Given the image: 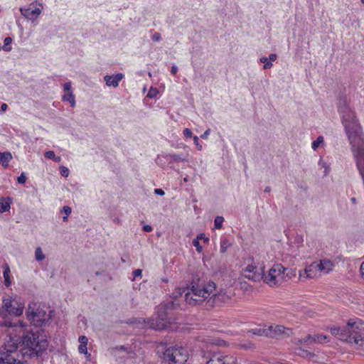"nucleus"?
<instances>
[{
    "label": "nucleus",
    "mask_w": 364,
    "mask_h": 364,
    "mask_svg": "<svg viewBox=\"0 0 364 364\" xmlns=\"http://www.w3.org/2000/svg\"><path fill=\"white\" fill-rule=\"evenodd\" d=\"M331 333L341 341L350 343L354 348L364 352V321L358 318L348 320L346 327L332 326Z\"/></svg>",
    "instance_id": "1"
},
{
    "label": "nucleus",
    "mask_w": 364,
    "mask_h": 364,
    "mask_svg": "<svg viewBox=\"0 0 364 364\" xmlns=\"http://www.w3.org/2000/svg\"><path fill=\"white\" fill-rule=\"evenodd\" d=\"M216 287L213 282L201 284L193 282L188 287V291L185 294V301L190 305L196 306L210 298L213 299V304H218V301H223L225 295L221 292L215 294Z\"/></svg>",
    "instance_id": "2"
},
{
    "label": "nucleus",
    "mask_w": 364,
    "mask_h": 364,
    "mask_svg": "<svg viewBox=\"0 0 364 364\" xmlns=\"http://www.w3.org/2000/svg\"><path fill=\"white\" fill-rule=\"evenodd\" d=\"M156 355L161 364H186L189 359L187 349L178 345L168 346L161 343L156 349Z\"/></svg>",
    "instance_id": "3"
},
{
    "label": "nucleus",
    "mask_w": 364,
    "mask_h": 364,
    "mask_svg": "<svg viewBox=\"0 0 364 364\" xmlns=\"http://www.w3.org/2000/svg\"><path fill=\"white\" fill-rule=\"evenodd\" d=\"M22 333L21 344L31 354L38 355L47 348L48 343L46 336L38 329L26 331L24 328V333Z\"/></svg>",
    "instance_id": "4"
},
{
    "label": "nucleus",
    "mask_w": 364,
    "mask_h": 364,
    "mask_svg": "<svg viewBox=\"0 0 364 364\" xmlns=\"http://www.w3.org/2000/svg\"><path fill=\"white\" fill-rule=\"evenodd\" d=\"M0 326H5L9 328L8 334L4 339L3 349L5 350H18V345L21 343L20 335L24 333L23 323L21 321L13 323L5 320L0 321Z\"/></svg>",
    "instance_id": "5"
},
{
    "label": "nucleus",
    "mask_w": 364,
    "mask_h": 364,
    "mask_svg": "<svg viewBox=\"0 0 364 364\" xmlns=\"http://www.w3.org/2000/svg\"><path fill=\"white\" fill-rule=\"evenodd\" d=\"M333 263L329 259H320L306 266L304 270L299 272V277L304 279H314L323 274H328L333 270Z\"/></svg>",
    "instance_id": "6"
},
{
    "label": "nucleus",
    "mask_w": 364,
    "mask_h": 364,
    "mask_svg": "<svg viewBox=\"0 0 364 364\" xmlns=\"http://www.w3.org/2000/svg\"><path fill=\"white\" fill-rule=\"evenodd\" d=\"M171 323V319L168 318L165 306H160L158 307L157 316L155 318H151L144 321V326L146 328L156 331L166 329L169 327Z\"/></svg>",
    "instance_id": "7"
},
{
    "label": "nucleus",
    "mask_w": 364,
    "mask_h": 364,
    "mask_svg": "<svg viewBox=\"0 0 364 364\" xmlns=\"http://www.w3.org/2000/svg\"><path fill=\"white\" fill-rule=\"evenodd\" d=\"M251 264H248L243 269V275L245 277L255 282H259L264 277V267H257L252 259Z\"/></svg>",
    "instance_id": "8"
},
{
    "label": "nucleus",
    "mask_w": 364,
    "mask_h": 364,
    "mask_svg": "<svg viewBox=\"0 0 364 364\" xmlns=\"http://www.w3.org/2000/svg\"><path fill=\"white\" fill-rule=\"evenodd\" d=\"M287 270L281 264H275L269 269L268 274L265 275L262 280H264L265 283L272 287L277 284V278L283 274Z\"/></svg>",
    "instance_id": "9"
},
{
    "label": "nucleus",
    "mask_w": 364,
    "mask_h": 364,
    "mask_svg": "<svg viewBox=\"0 0 364 364\" xmlns=\"http://www.w3.org/2000/svg\"><path fill=\"white\" fill-rule=\"evenodd\" d=\"M43 8V4L36 1L28 9L20 8V12L26 18L34 21L41 15Z\"/></svg>",
    "instance_id": "10"
},
{
    "label": "nucleus",
    "mask_w": 364,
    "mask_h": 364,
    "mask_svg": "<svg viewBox=\"0 0 364 364\" xmlns=\"http://www.w3.org/2000/svg\"><path fill=\"white\" fill-rule=\"evenodd\" d=\"M28 320L36 326H41L46 321V314L44 311L36 309V311L32 309L31 305L29 304L28 309L26 311Z\"/></svg>",
    "instance_id": "11"
},
{
    "label": "nucleus",
    "mask_w": 364,
    "mask_h": 364,
    "mask_svg": "<svg viewBox=\"0 0 364 364\" xmlns=\"http://www.w3.org/2000/svg\"><path fill=\"white\" fill-rule=\"evenodd\" d=\"M21 354L18 350H0V364H22Z\"/></svg>",
    "instance_id": "12"
},
{
    "label": "nucleus",
    "mask_w": 364,
    "mask_h": 364,
    "mask_svg": "<svg viewBox=\"0 0 364 364\" xmlns=\"http://www.w3.org/2000/svg\"><path fill=\"white\" fill-rule=\"evenodd\" d=\"M3 308L9 314L18 316L23 314L24 305L12 300L11 298H5L3 299Z\"/></svg>",
    "instance_id": "13"
},
{
    "label": "nucleus",
    "mask_w": 364,
    "mask_h": 364,
    "mask_svg": "<svg viewBox=\"0 0 364 364\" xmlns=\"http://www.w3.org/2000/svg\"><path fill=\"white\" fill-rule=\"evenodd\" d=\"M206 364H237L235 356L230 354L214 353Z\"/></svg>",
    "instance_id": "14"
},
{
    "label": "nucleus",
    "mask_w": 364,
    "mask_h": 364,
    "mask_svg": "<svg viewBox=\"0 0 364 364\" xmlns=\"http://www.w3.org/2000/svg\"><path fill=\"white\" fill-rule=\"evenodd\" d=\"M268 336L272 338H276L279 336H289L292 333V330L289 328H286L282 325L269 324L268 325Z\"/></svg>",
    "instance_id": "15"
},
{
    "label": "nucleus",
    "mask_w": 364,
    "mask_h": 364,
    "mask_svg": "<svg viewBox=\"0 0 364 364\" xmlns=\"http://www.w3.org/2000/svg\"><path fill=\"white\" fill-rule=\"evenodd\" d=\"M330 341L327 336L323 334L307 335L304 339L299 340V344H311V343H326Z\"/></svg>",
    "instance_id": "16"
},
{
    "label": "nucleus",
    "mask_w": 364,
    "mask_h": 364,
    "mask_svg": "<svg viewBox=\"0 0 364 364\" xmlns=\"http://www.w3.org/2000/svg\"><path fill=\"white\" fill-rule=\"evenodd\" d=\"M72 84L71 82H65L63 85V91L65 94L62 97L63 102H68L70 107H75V97L71 90Z\"/></svg>",
    "instance_id": "17"
},
{
    "label": "nucleus",
    "mask_w": 364,
    "mask_h": 364,
    "mask_svg": "<svg viewBox=\"0 0 364 364\" xmlns=\"http://www.w3.org/2000/svg\"><path fill=\"white\" fill-rule=\"evenodd\" d=\"M124 78L122 73H117L112 75H105L104 80L107 86H112L116 87L119 85V82Z\"/></svg>",
    "instance_id": "18"
},
{
    "label": "nucleus",
    "mask_w": 364,
    "mask_h": 364,
    "mask_svg": "<svg viewBox=\"0 0 364 364\" xmlns=\"http://www.w3.org/2000/svg\"><path fill=\"white\" fill-rule=\"evenodd\" d=\"M12 203V199L10 197H2L0 199V213H3L8 212L11 209V204Z\"/></svg>",
    "instance_id": "19"
},
{
    "label": "nucleus",
    "mask_w": 364,
    "mask_h": 364,
    "mask_svg": "<svg viewBox=\"0 0 364 364\" xmlns=\"http://www.w3.org/2000/svg\"><path fill=\"white\" fill-rule=\"evenodd\" d=\"M12 159V155L10 152H0V164L4 168H7L10 161Z\"/></svg>",
    "instance_id": "20"
},
{
    "label": "nucleus",
    "mask_w": 364,
    "mask_h": 364,
    "mask_svg": "<svg viewBox=\"0 0 364 364\" xmlns=\"http://www.w3.org/2000/svg\"><path fill=\"white\" fill-rule=\"evenodd\" d=\"M267 329H268V325H265L263 327H259V328H255L251 329L250 331V332H251L252 333H253L255 335H257V336H268Z\"/></svg>",
    "instance_id": "21"
},
{
    "label": "nucleus",
    "mask_w": 364,
    "mask_h": 364,
    "mask_svg": "<svg viewBox=\"0 0 364 364\" xmlns=\"http://www.w3.org/2000/svg\"><path fill=\"white\" fill-rule=\"evenodd\" d=\"M9 274H10V268L7 264H5L4 265L3 275H4V283H5V285L6 287H9L11 284Z\"/></svg>",
    "instance_id": "22"
},
{
    "label": "nucleus",
    "mask_w": 364,
    "mask_h": 364,
    "mask_svg": "<svg viewBox=\"0 0 364 364\" xmlns=\"http://www.w3.org/2000/svg\"><path fill=\"white\" fill-rule=\"evenodd\" d=\"M231 246V243L229 240L226 237L222 238L220 240V252L224 253L227 251L228 247Z\"/></svg>",
    "instance_id": "23"
},
{
    "label": "nucleus",
    "mask_w": 364,
    "mask_h": 364,
    "mask_svg": "<svg viewBox=\"0 0 364 364\" xmlns=\"http://www.w3.org/2000/svg\"><path fill=\"white\" fill-rule=\"evenodd\" d=\"M295 353L303 358H310L312 355L311 352L301 348H296Z\"/></svg>",
    "instance_id": "24"
},
{
    "label": "nucleus",
    "mask_w": 364,
    "mask_h": 364,
    "mask_svg": "<svg viewBox=\"0 0 364 364\" xmlns=\"http://www.w3.org/2000/svg\"><path fill=\"white\" fill-rule=\"evenodd\" d=\"M206 342L211 343V344L216 345V346H226V342L225 341L220 340V339H208L206 341Z\"/></svg>",
    "instance_id": "25"
},
{
    "label": "nucleus",
    "mask_w": 364,
    "mask_h": 364,
    "mask_svg": "<svg viewBox=\"0 0 364 364\" xmlns=\"http://www.w3.org/2000/svg\"><path fill=\"white\" fill-rule=\"evenodd\" d=\"M224 218L222 216H217L214 220V225L216 229H220L223 226Z\"/></svg>",
    "instance_id": "26"
},
{
    "label": "nucleus",
    "mask_w": 364,
    "mask_h": 364,
    "mask_svg": "<svg viewBox=\"0 0 364 364\" xmlns=\"http://www.w3.org/2000/svg\"><path fill=\"white\" fill-rule=\"evenodd\" d=\"M323 142V137L322 136H319L317 139L313 141L312 143V149L316 150L319 146Z\"/></svg>",
    "instance_id": "27"
},
{
    "label": "nucleus",
    "mask_w": 364,
    "mask_h": 364,
    "mask_svg": "<svg viewBox=\"0 0 364 364\" xmlns=\"http://www.w3.org/2000/svg\"><path fill=\"white\" fill-rule=\"evenodd\" d=\"M260 62L264 63V69L267 70L272 68V63H271L267 57H262L260 58Z\"/></svg>",
    "instance_id": "28"
},
{
    "label": "nucleus",
    "mask_w": 364,
    "mask_h": 364,
    "mask_svg": "<svg viewBox=\"0 0 364 364\" xmlns=\"http://www.w3.org/2000/svg\"><path fill=\"white\" fill-rule=\"evenodd\" d=\"M36 259L38 261H41L45 258V255H43L42 250L41 247H37L35 252Z\"/></svg>",
    "instance_id": "29"
},
{
    "label": "nucleus",
    "mask_w": 364,
    "mask_h": 364,
    "mask_svg": "<svg viewBox=\"0 0 364 364\" xmlns=\"http://www.w3.org/2000/svg\"><path fill=\"white\" fill-rule=\"evenodd\" d=\"M62 211L65 214V216L63 218V220L65 222L68 220V216L71 213V208L69 206L65 205L63 208Z\"/></svg>",
    "instance_id": "30"
},
{
    "label": "nucleus",
    "mask_w": 364,
    "mask_h": 364,
    "mask_svg": "<svg viewBox=\"0 0 364 364\" xmlns=\"http://www.w3.org/2000/svg\"><path fill=\"white\" fill-rule=\"evenodd\" d=\"M193 245L196 247L197 252L200 253L203 251V247L200 245V242L198 240L194 239L193 240Z\"/></svg>",
    "instance_id": "31"
},
{
    "label": "nucleus",
    "mask_w": 364,
    "mask_h": 364,
    "mask_svg": "<svg viewBox=\"0 0 364 364\" xmlns=\"http://www.w3.org/2000/svg\"><path fill=\"white\" fill-rule=\"evenodd\" d=\"M196 239L198 240V241L203 240V242L206 244L209 242V238L206 237L204 233H200L196 236Z\"/></svg>",
    "instance_id": "32"
},
{
    "label": "nucleus",
    "mask_w": 364,
    "mask_h": 364,
    "mask_svg": "<svg viewBox=\"0 0 364 364\" xmlns=\"http://www.w3.org/2000/svg\"><path fill=\"white\" fill-rule=\"evenodd\" d=\"M60 174L61 176H64V177H68V175H69V170L67 167L65 166H61L60 167Z\"/></svg>",
    "instance_id": "33"
},
{
    "label": "nucleus",
    "mask_w": 364,
    "mask_h": 364,
    "mask_svg": "<svg viewBox=\"0 0 364 364\" xmlns=\"http://www.w3.org/2000/svg\"><path fill=\"white\" fill-rule=\"evenodd\" d=\"M12 42V39L11 37H6L4 40V50H10V48H7L6 46L10 45Z\"/></svg>",
    "instance_id": "34"
},
{
    "label": "nucleus",
    "mask_w": 364,
    "mask_h": 364,
    "mask_svg": "<svg viewBox=\"0 0 364 364\" xmlns=\"http://www.w3.org/2000/svg\"><path fill=\"white\" fill-rule=\"evenodd\" d=\"M44 156L46 158L53 160V159H55V152L53 151H48L45 152Z\"/></svg>",
    "instance_id": "35"
},
{
    "label": "nucleus",
    "mask_w": 364,
    "mask_h": 364,
    "mask_svg": "<svg viewBox=\"0 0 364 364\" xmlns=\"http://www.w3.org/2000/svg\"><path fill=\"white\" fill-rule=\"evenodd\" d=\"M78 341H79L80 344H81V345L84 344L85 346H87V342H88V338L85 336H80L78 338Z\"/></svg>",
    "instance_id": "36"
},
{
    "label": "nucleus",
    "mask_w": 364,
    "mask_h": 364,
    "mask_svg": "<svg viewBox=\"0 0 364 364\" xmlns=\"http://www.w3.org/2000/svg\"><path fill=\"white\" fill-rule=\"evenodd\" d=\"M78 351L80 353L87 354V346H85L84 344L83 345L80 344L78 346Z\"/></svg>",
    "instance_id": "37"
},
{
    "label": "nucleus",
    "mask_w": 364,
    "mask_h": 364,
    "mask_svg": "<svg viewBox=\"0 0 364 364\" xmlns=\"http://www.w3.org/2000/svg\"><path fill=\"white\" fill-rule=\"evenodd\" d=\"M18 183L20 184H24L26 181V176L24 173H22L17 178Z\"/></svg>",
    "instance_id": "38"
},
{
    "label": "nucleus",
    "mask_w": 364,
    "mask_h": 364,
    "mask_svg": "<svg viewBox=\"0 0 364 364\" xmlns=\"http://www.w3.org/2000/svg\"><path fill=\"white\" fill-rule=\"evenodd\" d=\"M193 142H194L195 145L196 146L197 149L198 151H200L202 149V145L199 143V139L197 136H193Z\"/></svg>",
    "instance_id": "39"
},
{
    "label": "nucleus",
    "mask_w": 364,
    "mask_h": 364,
    "mask_svg": "<svg viewBox=\"0 0 364 364\" xmlns=\"http://www.w3.org/2000/svg\"><path fill=\"white\" fill-rule=\"evenodd\" d=\"M183 136L186 138H191L193 134L192 131L188 128L184 129L183 131Z\"/></svg>",
    "instance_id": "40"
},
{
    "label": "nucleus",
    "mask_w": 364,
    "mask_h": 364,
    "mask_svg": "<svg viewBox=\"0 0 364 364\" xmlns=\"http://www.w3.org/2000/svg\"><path fill=\"white\" fill-rule=\"evenodd\" d=\"M161 34L159 33H155L154 34H153V36H151V39L154 41H159L161 40Z\"/></svg>",
    "instance_id": "41"
},
{
    "label": "nucleus",
    "mask_w": 364,
    "mask_h": 364,
    "mask_svg": "<svg viewBox=\"0 0 364 364\" xmlns=\"http://www.w3.org/2000/svg\"><path fill=\"white\" fill-rule=\"evenodd\" d=\"M156 93H157L156 90H150L147 94V97L149 98H154L156 96Z\"/></svg>",
    "instance_id": "42"
},
{
    "label": "nucleus",
    "mask_w": 364,
    "mask_h": 364,
    "mask_svg": "<svg viewBox=\"0 0 364 364\" xmlns=\"http://www.w3.org/2000/svg\"><path fill=\"white\" fill-rule=\"evenodd\" d=\"M141 274H142V270L140 269H135L133 272V276H134V278L138 277H141Z\"/></svg>",
    "instance_id": "43"
},
{
    "label": "nucleus",
    "mask_w": 364,
    "mask_h": 364,
    "mask_svg": "<svg viewBox=\"0 0 364 364\" xmlns=\"http://www.w3.org/2000/svg\"><path fill=\"white\" fill-rule=\"evenodd\" d=\"M268 60L272 63L273 61L276 60L277 59V55L274 54V53H271L269 55V58H267Z\"/></svg>",
    "instance_id": "44"
},
{
    "label": "nucleus",
    "mask_w": 364,
    "mask_h": 364,
    "mask_svg": "<svg viewBox=\"0 0 364 364\" xmlns=\"http://www.w3.org/2000/svg\"><path fill=\"white\" fill-rule=\"evenodd\" d=\"M178 72V68L176 65H173L171 68V73L173 75H175Z\"/></svg>",
    "instance_id": "45"
},
{
    "label": "nucleus",
    "mask_w": 364,
    "mask_h": 364,
    "mask_svg": "<svg viewBox=\"0 0 364 364\" xmlns=\"http://www.w3.org/2000/svg\"><path fill=\"white\" fill-rule=\"evenodd\" d=\"M154 193L156 194H157V195H159V196H164V191L162 189H160V188L154 189Z\"/></svg>",
    "instance_id": "46"
},
{
    "label": "nucleus",
    "mask_w": 364,
    "mask_h": 364,
    "mask_svg": "<svg viewBox=\"0 0 364 364\" xmlns=\"http://www.w3.org/2000/svg\"><path fill=\"white\" fill-rule=\"evenodd\" d=\"M143 230L145 231V232H149L152 230V228L151 226L149 225H146L143 227Z\"/></svg>",
    "instance_id": "47"
},
{
    "label": "nucleus",
    "mask_w": 364,
    "mask_h": 364,
    "mask_svg": "<svg viewBox=\"0 0 364 364\" xmlns=\"http://www.w3.org/2000/svg\"><path fill=\"white\" fill-rule=\"evenodd\" d=\"M8 108V105L6 103H2L1 105V110L5 112Z\"/></svg>",
    "instance_id": "48"
},
{
    "label": "nucleus",
    "mask_w": 364,
    "mask_h": 364,
    "mask_svg": "<svg viewBox=\"0 0 364 364\" xmlns=\"http://www.w3.org/2000/svg\"><path fill=\"white\" fill-rule=\"evenodd\" d=\"M360 270L362 277H364V262L361 264Z\"/></svg>",
    "instance_id": "49"
},
{
    "label": "nucleus",
    "mask_w": 364,
    "mask_h": 364,
    "mask_svg": "<svg viewBox=\"0 0 364 364\" xmlns=\"http://www.w3.org/2000/svg\"><path fill=\"white\" fill-rule=\"evenodd\" d=\"M209 132H210V130H209V129L206 130V131L203 133V134H202V135H201V137H202V138H206V137H207V136L209 134Z\"/></svg>",
    "instance_id": "50"
},
{
    "label": "nucleus",
    "mask_w": 364,
    "mask_h": 364,
    "mask_svg": "<svg viewBox=\"0 0 364 364\" xmlns=\"http://www.w3.org/2000/svg\"><path fill=\"white\" fill-rule=\"evenodd\" d=\"M172 159H173V160H176V161H178V160H180V159H180V157H179L178 155H176V154H173V155H172Z\"/></svg>",
    "instance_id": "51"
},
{
    "label": "nucleus",
    "mask_w": 364,
    "mask_h": 364,
    "mask_svg": "<svg viewBox=\"0 0 364 364\" xmlns=\"http://www.w3.org/2000/svg\"><path fill=\"white\" fill-rule=\"evenodd\" d=\"M53 160L54 161H55V162H60V160H61V158H60V156H55V159H53Z\"/></svg>",
    "instance_id": "52"
},
{
    "label": "nucleus",
    "mask_w": 364,
    "mask_h": 364,
    "mask_svg": "<svg viewBox=\"0 0 364 364\" xmlns=\"http://www.w3.org/2000/svg\"><path fill=\"white\" fill-rule=\"evenodd\" d=\"M184 292V289H181V288L177 289V294H181Z\"/></svg>",
    "instance_id": "53"
},
{
    "label": "nucleus",
    "mask_w": 364,
    "mask_h": 364,
    "mask_svg": "<svg viewBox=\"0 0 364 364\" xmlns=\"http://www.w3.org/2000/svg\"><path fill=\"white\" fill-rule=\"evenodd\" d=\"M351 200H352L353 203H355V198H353Z\"/></svg>",
    "instance_id": "54"
},
{
    "label": "nucleus",
    "mask_w": 364,
    "mask_h": 364,
    "mask_svg": "<svg viewBox=\"0 0 364 364\" xmlns=\"http://www.w3.org/2000/svg\"><path fill=\"white\" fill-rule=\"evenodd\" d=\"M265 191H266V192L269 191V188H267L265 189Z\"/></svg>",
    "instance_id": "55"
},
{
    "label": "nucleus",
    "mask_w": 364,
    "mask_h": 364,
    "mask_svg": "<svg viewBox=\"0 0 364 364\" xmlns=\"http://www.w3.org/2000/svg\"><path fill=\"white\" fill-rule=\"evenodd\" d=\"M121 348L122 350H125L124 346H121V348Z\"/></svg>",
    "instance_id": "56"
},
{
    "label": "nucleus",
    "mask_w": 364,
    "mask_h": 364,
    "mask_svg": "<svg viewBox=\"0 0 364 364\" xmlns=\"http://www.w3.org/2000/svg\"><path fill=\"white\" fill-rule=\"evenodd\" d=\"M360 1H361L362 4H364V0H360Z\"/></svg>",
    "instance_id": "57"
}]
</instances>
